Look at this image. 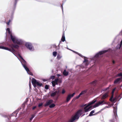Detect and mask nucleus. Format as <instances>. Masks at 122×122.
<instances>
[{"instance_id":"1","label":"nucleus","mask_w":122,"mask_h":122,"mask_svg":"<svg viewBox=\"0 0 122 122\" xmlns=\"http://www.w3.org/2000/svg\"><path fill=\"white\" fill-rule=\"evenodd\" d=\"M10 37L11 40L13 42V44H12L11 45H9L11 47V49H13L14 50V53H12L20 61L22 65H26V61L23 58L22 60H20L18 57L15 54L16 51L13 49L15 48L17 50L19 49L20 47L19 45H22L24 43L22 39H18L16 38L15 36H13L12 34H10Z\"/></svg>"},{"instance_id":"2","label":"nucleus","mask_w":122,"mask_h":122,"mask_svg":"<svg viewBox=\"0 0 122 122\" xmlns=\"http://www.w3.org/2000/svg\"><path fill=\"white\" fill-rule=\"evenodd\" d=\"M113 108L114 114L112 116V118L109 121L110 122H119L117 114V107H116L115 108V107H113Z\"/></svg>"},{"instance_id":"3","label":"nucleus","mask_w":122,"mask_h":122,"mask_svg":"<svg viewBox=\"0 0 122 122\" xmlns=\"http://www.w3.org/2000/svg\"><path fill=\"white\" fill-rule=\"evenodd\" d=\"M111 51V52H113L112 50H111L110 48H109L107 50H102L100 51L96 54L92 58L93 59L95 58H97L99 57V56L109 51L110 52Z\"/></svg>"},{"instance_id":"4","label":"nucleus","mask_w":122,"mask_h":122,"mask_svg":"<svg viewBox=\"0 0 122 122\" xmlns=\"http://www.w3.org/2000/svg\"><path fill=\"white\" fill-rule=\"evenodd\" d=\"M25 46L30 51H33L34 48L32 44L29 42H26L25 44Z\"/></svg>"},{"instance_id":"5","label":"nucleus","mask_w":122,"mask_h":122,"mask_svg":"<svg viewBox=\"0 0 122 122\" xmlns=\"http://www.w3.org/2000/svg\"><path fill=\"white\" fill-rule=\"evenodd\" d=\"M104 104H108V103L106 102L105 100H102L101 101H99L98 103H97L93 106L94 108L98 107L100 105Z\"/></svg>"},{"instance_id":"6","label":"nucleus","mask_w":122,"mask_h":122,"mask_svg":"<svg viewBox=\"0 0 122 122\" xmlns=\"http://www.w3.org/2000/svg\"><path fill=\"white\" fill-rule=\"evenodd\" d=\"M122 45V39H121V41L120 42V44H118L116 46V48L115 49H111L113 51V52H111L110 51L111 53H115L116 51V50L118 49H119L121 47Z\"/></svg>"},{"instance_id":"7","label":"nucleus","mask_w":122,"mask_h":122,"mask_svg":"<svg viewBox=\"0 0 122 122\" xmlns=\"http://www.w3.org/2000/svg\"><path fill=\"white\" fill-rule=\"evenodd\" d=\"M0 49L5 50L8 51L12 53H14V50L13 49H11L10 48H9L7 47H5L4 46H0Z\"/></svg>"},{"instance_id":"8","label":"nucleus","mask_w":122,"mask_h":122,"mask_svg":"<svg viewBox=\"0 0 122 122\" xmlns=\"http://www.w3.org/2000/svg\"><path fill=\"white\" fill-rule=\"evenodd\" d=\"M18 1V0H14L13 2V5L12 8V15H13L14 13L15 10L16 9V5Z\"/></svg>"},{"instance_id":"9","label":"nucleus","mask_w":122,"mask_h":122,"mask_svg":"<svg viewBox=\"0 0 122 122\" xmlns=\"http://www.w3.org/2000/svg\"><path fill=\"white\" fill-rule=\"evenodd\" d=\"M53 101L52 99H50L47 101L44 105L45 107H47L49 106L51 103H53Z\"/></svg>"},{"instance_id":"10","label":"nucleus","mask_w":122,"mask_h":122,"mask_svg":"<svg viewBox=\"0 0 122 122\" xmlns=\"http://www.w3.org/2000/svg\"><path fill=\"white\" fill-rule=\"evenodd\" d=\"M122 81V77L118 78L116 79L114 81V84H119Z\"/></svg>"},{"instance_id":"11","label":"nucleus","mask_w":122,"mask_h":122,"mask_svg":"<svg viewBox=\"0 0 122 122\" xmlns=\"http://www.w3.org/2000/svg\"><path fill=\"white\" fill-rule=\"evenodd\" d=\"M81 111V110H78L76 113L75 115L74 116L77 118V119L78 120L79 118V115L80 112Z\"/></svg>"},{"instance_id":"12","label":"nucleus","mask_w":122,"mask_h":122,"mask_svg":"<svg viewBox=\"0 0 122 122\" xmlns=\"http://www.w3.org/2000/svg\"><path fill=\"white\" fill-rule=\"evenodd\" d=\"M59 92V91H56L54 92H52L51 93L50 96L51 97H54L56 95L57 93H58Z\"/></svg>"},{"instance_id":"13","label":"nucleus","mask_w":122,"mask_h":122,"mask_svg":"<svg viewBox=\"0 0 122 122\" xmlns=\"http://www.w3.org/2000/svg\"><path fill=\"white\" fill-rule=\"evenodd\" d=\"M76 119H77V118L75 116L71 117V118L67 122H73Z\"/></svg>"},{"instance_id":"14","label":"nucleus","mask_w":122,"mask_h":122,"mask_svg":"<svg viewBox=\"0 0 122 122\" xmlns=\"http://www.w3.org/2000/svg\"><path fill=\"white\" fill-rule=\"evenodd\" d=\"M61 40L63 42H64L65 41V38L64 34V31H63V34L62 37L61 39Z\"/></svg>"},{"instance_id":"15","label":"nucleus","mask_w":122,"mask_h":122,"mask_svg":"<svg viewBox=\"0 0 122 122\" xmlns=\"http://www.w3.org/2000/svg\"><path fill=\"white\" fill-rule=\"evenodd\" d=\"M69 74V72L68 71H66V70L65 69L64 70L63 72V74L65 76H67Z\"/></svg>"},{"instance_id":"16","label":"nucleus","mask_w":122,"mask_h":122,"mask_svg":"<svg viewBox=\"0 0 122 122\" xmlns=\"http://www.w3.org/2000/svg\"><path fill=\"white\" fill-rule=\"evenodd\" d=\"M97 101L96 100H92L91 102H90L89 103V104L87 106V107L89 106L92 104H93V103H95Z\"/></svg>"},{"instance_id":"17","label":"nucleus","mask_w":122,"mask_h":122,"mask_svg":"<svg viewBox=\"0 0 122 122\" xmlns=\"http://www.w3.org/2000/svg\"><path fill=\"white\" fill-rule=\"evenodd\" d=\"M37 81L34 78H32L31 80V83L33 85V84H36Z\"/></svg>"},{"instance_id":"18","label":"nucleus","mask_w":122,"mask_h":122,"mask_svg":"<svg viewBox=\"0 0 122 122\" xmlns=\"http://www.w3.org/2000/svg\"><path fill=\"white\" fill-rule=\"evenodd\" d=\"M23 65V67L27 71V73H28V72L29 71V68L25 65Z\"/></svg>"},{"instance_id":"19","label":"nucleus","mask_w":122,"mask_h":122,"mask_svg":"<svg viewBox=\"0 0 122 122\" xmlns=\"http://www.w3.org/2000/svg\"><path fill=\"white\" fill-rule=\"evenodd\" d=\"M95 112L94 110L92 111L90 113L89 115L87 116H92L94 115V114H93Z\"/></svg>"},{"instance_id":"20","label":"nucleus","mask_w":122,"mask_h":122,"mask_svg":"<svg viewBox=\"0 0 122 122\" xmlns=\"http://www.w3.org/2000/svg\"><path fill=\"white\" fill-rule=\"evenodd\" d=\"M71 98V97L70 95L69 94L68 95V96H67L66 97V100L67 102H68L69 101Z\"/></svg>"},{"instance_id":"21","label":"nucleus","mask_w":122,"mask_h":122,"mask_svg":"<svg viewBox=\"0 0 122 122\" xmlns=\"http://www.w3.org/2000/svg\"><path fill=\"white\" fill-rule=\"evenodd\" d=\"M36 84L37 86H41L42 85V84L41 83H40L38 81H37L36 83Z\"/></svg>"},{"instance_id":"22","label":"nucleus","mask_w":122,"mask_h":122,"mask_svg":"<svg viewBox=\"0 0 122 122\" xmlns=\"http://www.w3.org/2000/svg\"><path fill=\"white\" fill-rule=\"evenodd\" d=\"M107 96V94L106 93H104L102 96V99H104L106 98Z\"/></svg>"},{"instance_id":"23","label":"nucleus","mask_w":122,"mask_h":122,"mask_svg":"<svg viewBox=\"0 0 122 122\" xmlns=\"http://www.w3.org/2000/svg\"><path fill=\"white\" fill-rule=\"evenodd\" d=\"M62 56L61 55L59 54L57 55V59L58 60H60L62 57Z\"/></svg>"},{"instance_id":"24","label":"nucleus","mask_w":122,"mask_h":122,"mask_svg":"<svg viewBox=\"0 0 122 122\" xmlns=\"http://www.w3.org/2000/svg\"><path fill=\"white\" fill-rule=\"evenodd\" d=\"M87 91V90H86L83 91H81V92L80 93V94H81V95L83 94H84L85 93H86Z\"/></svg>"},{"instance_id":"25","label":"nucleus","mask_w":122,"mask_h":122,"mask_svg":"<svg viewBox=\"0 0 122 122\" xmlns=\"http://www.w3.org/2000/svg\"><path fill=\"white\" fill-rule=\"evenodd\" d=\"M97 82V81L96 80H95L92 82L91 83V84L92 85H96V83Z\"/></svg>"},{"instance_id":"26","label":"nucleus","mask_w":122,"mask_h":122,"mask_svg":"<svg viewBox=\"0 0 122 122\" xmlns=\"http://www.w3.org/2000/svg\"><path fill=\"white\" fill-rule=\"evenodd\" d=\"M55 106V104L53 103H51L49 106V107L50 108H52L54 107Z\"/></svg>"},{"instance_id":"27","label":"nucleus","mask_w":122,"mask_h":122,"mask_svg":"<svg viewBox=\"0 0 122 122\" xmlns=\"http://www.w3.org/2000/svg\"><path fill=\"white\" fill-rule=\"evenodd\" d=\"M84 111L85 112H88L89 110V109L88 108H87V107H85L84 108Z\"/></svg>"},{"instance_id":"28","label":"nucleus","mask_w":122,"mask_h":122,"mask_svg":"<svg viewBox=\"0 0 122 122\" xmlns=\"http://www.w3.org/2000/svg\"><path fill=\"white\" fill-rule=\"evenodd\" d=\"M35 114H32L31 115V117L30 118V121H31L35 117Z\"/></svg>"},{"instance_id":"29","label":"nucleus","mask_w":122,"mask_h":122,"mask_svg":"<svg viewBox=\"0 0 122 122\" xmlns=\"http://www.w3.org/2000/svg\"><path fill=\"white\" fill-rule=\"evenodd\" d=\"M6 31L9 34H11V32L10 31V29L9 28H7L6 29Z\"/></svg>"},{"instance_id":"30","label":"nucleus","mask_w":122,"mask_h":122,"mask_svg":"<svg viewBox=\"0 0 122 122\" xmlns=\"http://www.w3.org/2000/svg\"><path fill=\"white\" fill-rule=\"evenodd\" d=\"M78 54V55L79 56H80V57H81L82 58H83V57H86L85 56H82L81 54L78 53V52H77V54Z\"/></svg>"},{"instance_id":"31","label":"nucleus","mask_w":122,"mask_h":122,"mask_svg":"<svg viewBox=\"0 0 122 122\" xmlns=\"http://www.w3.org/2000/svg\"><path fill=\"white\" fill-rule=\"evenodd\" d=\"M57 54V52L56 51H54L53 53V56L54 57H56Z\"/></svg>"},{"instance_id":"32","label":"nucleus","mask_w":122,"mask_h":122,"mask_svg":"<svg viewBox=\"0 0 122 122\" xmlns=\"http://www.w3.org/2000/svg\"><path fill=\"white\" fill-rule=\"evenodd\" d=\"M85 58H87L86 57H84V60L83 61V63L86 62H87L88 61V60L87 59H86Z\"/></svg>"},{"instance_id":"33","label":"nucleus","mask_w":122,"mask_h":122,"mask_svg":"<svg viewBox=\"0 0 122 122\" xmlns=\"http://www.w3.org/2000/svg\"><path fill=\"white\" fill-rule=\"evenodd\" d=\"M49 85H46L45 86V89L47 90L49 89Z\"/></svg>"},{"instance_id":"34","label":"nucleus","mask_w":122,"mask_h":122,"mask_svg":"<svg viewBox=\"0 0 122 122\" xmlns=\"http://www.w3.org/2000/svg\"><path fill=\"white\" fill-rule=\"evenodd\" d=\"M2 116L5 118H7L9 120H10L9 118H8V116L6 115H2Z\"/></svg>"},{"instance_id":"35","label":"nucleus","mask_w":122,"mask_h":122,"mask_svg":"<svg viewBox=\"0 0 122 122\" xmlns=\"http://www.w3.org/2000/svg\"><path fill=\"white\" fill-rule=\"evenodd\" d=\"M55 77V76L54 75L51 76H50V78H49V80H50V79H52V80H54V78Z\"/></svg>"},{"instance_id":"36","label":"nucleus","mask_w":122,"mask_h":122,"mask_svg":"<svg viewBox=\"0 0 122 122\" xmlns=\"http://www.w3.org/2000/svg\"><path fill=\"white\" fill-rule=\"evenodd\" d=\"M117 76H121V77H122V72H121L120 73H118L117 74Z\"/></svg>"},{"instance_id":"37","label":"nucleus","mask_w":122,"mask_h":122,"mask_svg":"<svg viewBox=\"0 0 122 122\" xmlns=\"http://www.w3.org/2000/svg\"><path fill=\"white\" fill-rule=\"evenodd\" d=\"M94 108L93 106H91L88 107V108L89 109V110L90 111L93 108Z\"/></svg>"},{"instance_id":"38","label":"nucleus","mask_w":122,"mask_h":122,"mask_svg":"<svg viewBox=\"0 0 122 122\" xmlns=\"http://www.w3.org/2000/svg\"><path fill=\"white\" fill-rule=\"evenodd\" d=\"M81 95V94L80 93L75 98L76 99H78Z\"/></svg>"},{"instance_id":"39","label":"nucleus","mask_w":122,"mask_h":122,"mask_svg":"<svg viewBox=\"0 0 122 122\" xmlns=\"http://www.w3.org/2000/svg\"><path fill=\"white\" fill-rule=\"evenodd\" d=\"M64 2H63V3H62V5H61V7L62 9V13L63 14V5L64 4Z\"/></svg>"},{"instance_id":"40","label":"nucleus","mask_w":122,"mask_h":122,"mask_svg":"<svg viewBox=\"0 0 122 122\" xmlns=\"http://www.w3.org/2000/svg\"><path fill=\"white\" fill-rule=\"evenodd\" d=\"M18 56H19V57L20 58V59H19L20 60H22L23 59L22 57L20 54H18Z\"/></svg>"},{"instance_id":"41","label":"nucleus","mask_w":122,"mask_h":122,"mask_svg":"<svg viewBox=\"0 0 122 122\" xmlns=\"http://www.w3.org/2000/svg\"><path fill=\"white\" fill-rule=\"evenodd\" d=\"M28 73H27L28 74H29L30 75H31V76H33V73L30 71L29 70V71L28 72Z\"/></svg>"},{"instance_id":"42","label":"nucleus","mask_w":122,"mask_h":122,"mask_svg":"<svg viewBox=\"0 0 122 122\" xmlns=\"http://www.w3.org/2000/svg\"><path fill=\"white\" fill-rule=\"evenodd\" d=\"M54 81H52L51 83L52 84V86H53L54 87L56 85H55V84L54 83Z\"/></svg>"},{"instance_id":"43","label":"nucleus","mask_w":122,"mask_h":122,"mask_svg":"<svg viewBox=\"0 0 122 122\" xmlns=\"http://www.w3.org/2000/svg\"><path fill=\"white\" fill-rule=\"evenodd\" d=\"M51 47L53 48L56 47V46L55 44H53L51 45Z\"/></svg>"},{"instance_id":"44","label":"nucleus","mask_w":122,"mask_h":122,"mask_svg":"<svg viewBox=\"0 0 122 122\" xmlns=\"http://www.w3.org/2000/svg\"><path fill=\"white\" fill-rule=\"evenodd\" d=\"M59 81V79L58 78H56L55 79L54 82H58Z\"/></svg>"},{"instance_id":"45","label":"nucleus","mask_w":122,"mask_h":122,"mask_svg":"<svg viewBox=\"0 0 122 122\" xmlns=\"http://www.w3.org/2000/svg\"><path fill=\"white\" fill-rule=\"evenodd\" d=\"M75 94V93H73L72 94H69L71 96V97H73L74 96V95Z\"/></svg>"},{"instance_id":"46","label":"nucleus","mask_w":122,"mask_h":122,"mask_svg":"<svg viewBox=\"0 0 122 122\" xmlns=\"http://www.w3.org/2000/svg\"><path fill=\"white\" fill-rule=\"evenodd\" d=\"M65 92H66V91H65V89H62V91L61 92V93L62 94H64Z\"/></svg>"},{"instance_id":"47","label":"nucleus","mask_w":122,"mask_h":122,"mask_svg":"<svg viewBox=\"0 0 122 122\" xmlns=\"http://www.w3.org/2000/svg\"><path fill=\"white\" fill-rule=\"evenodd\" d=\"M38 1L42 2H47V1L45 0H39Z\"/></svg>"},{"instance_id":"48","label":"nucleus","mask_w":122,"mask_h":122,"mask_svg":"<svg viewBox=\"0 0 122 122\" xmlns=\"http://www.w3.org/2000/svg\"><path fill=\"white\" fill-rule=\"evenodd\" d=\"M42 104H43L42 103H39L38 105V107H40L42 105Z\"/></svg>"},{"instance_id":"49","label":"nucleus","mask_w":122,"mask_h":122,"mask_svg":"<svg viewBox=\"0 0 122 122\" xmlns=\"http://www.w3.org/2000/svg\"><path fill=\"white\" fill-rule=\"evenodd\" d=\"M29 88L30 89H30H31V84L30 83V82L29 83Z\"/></svg>"},{"instance_id":"50","label":"nucleus","mask_w":122,"mask_h":122,"mask_svg":"<svg viewBox=\"0 0 122 122\" xmlns=\"http://www.w3.org/2000/svg\"><path fill=\"white\" fill-rule=\"evenodd\" d=\"M113 96H112L111 98L110 99V100L111 102H112L113 100Z\"/></svg>"},{"instance_id":"51","label":"nucleus","mask_w":122,"mask_h":122,"mask_svg":"<svg viewBox=\"0 0 122 122\" xmlns=\"http://www.w3.org/2000/svg\"><path fill=\"white\" fill-rule=\"evenodd\" d=\"M116 102V100L113 97V100L112 101V102Z\"/></svg>"},{"instance_id":"52","label":"nucleus","mask_w":122,"mask_h":122,"mask_svg":"<svg viewBox=\"0 0 122 122\" xmlns=\"http://www.w3.org/2000/svg\"><path fill=\"white\" fill-rule=\"evenodd\" d=\"M122 35V30H121V31L119 33V35H121V36Z\"/></svg>"},{"instance_id":"53","label":"nucleus","mask_w":122,"mask_h":122,"mask_svg":"<svg viewBox=\"0 0 122 122\" xmlns=\"http://www.w3.org/2000/svg\"><path fill=\"white\" fill-rule=\"evenodd\" d=\"M109 88V87H107L106 88H105V89H104V90H103V91H106Z\"/></svg>"},{"instance_id":"54","label":"nucleus","mask_w":122,"mask_h":122,"mask_svg":"<svg viewBox=\"0 0 122 122\" xmlns=\"http://www.w3.org/2000/svg\"><path fill=\"white\" fill-rule=\"evenodd\" d=\"M82 114V111L81 110V111H80L79 115V117Z\"/></svg>"},{"instance_id":"55","label":"nucleus","mask_w":122,"mask_h":122,"mask_svg":"<svg viewBox=\"0 0 122 122\" xmlns=\"http://www.w3.org/2000/svg\"><path fill=\"white\" fill-rule=\"evenodd\" d=\"M42 80L44 82H45L47 81L46 79H42Z\"/></svg>"},{"instance_id":"56","label":"nucleus","mask_w":122,"mask_h":122,"mask_svg":"<svg viewBox=\"0 0 122 122\" xmlns=\"http://www.w3.org/2000/svg\"><path fill=\"white\" fill-rule=\"evenodd\" d=\"M62 80H59V81H58V82L59 83H61L62 82Z\"/></svg>"},{"instance_id":"57","label":"nucleus","mask_w":122,"mask_h":122,"mask_svg":"<svg viewBox=\"0 0 122 122\" xmlns=\"http://www.w3.org/2000/svg\"><path fill=\"white\" fill-rule=\"evenodd\" d=\"M15 113L16 114H17L18 113V112H17V111H16V110L14 111L13 113Z\"/></svg>"},{"instance_id":"58","label":"nucleus","mask_w":122,"mask_h":122,"mask_svg":"<svg viewBox=\"0 0 122 122\" xmlns=\"http://www.w3.org/2000/svg\"><path fill=\"white\" fill-rule=\"evenodd\" d=\"M99 112H100V111H99L97 113H95V114H94V115H97V114H98Z\"/></svg>"},{"instance_id":"59","label":"nucleus","mask_w":122,"mask_h":122,"mask_svg":"<svg viewBox=\"0 0 122 122\" xmlns=\"http://www.w3.org/2000/svg\"><path fill=\"white\" fill-rule=\"evenodd\" d=\"M36 107V106H34L32 108V110H33L35 109Z\"/></svg>"},{"instance_id":"60","label":"nucleus","mask_w":122,"mask_h":122,"mask_svg":"<svg viewBox=\"0 0 122 122\" xmlns=\"http://www.w3.org/2000/svg\"><path fill=\"white\" fill-rule=\"evenodd\" d=\"M116 89V88H114L113 89V90H112V93H113L114 92Z\"/></svg>"},{"instance_id":"61","label":"nucleus","mask_w":122,"mask_h":122,"mask_svg":"<svg viewBox=\"0 0 122 122\" xmlns=\"http://www.w3.org/2000/svg\"><path fill=\"white\" fill-rule=\"evenodd\" d=\"M112 62L113 64H114L115 63V61L114 60H112Z\"/></svg>"},{"instance_id":"62","label":"nucleus","mask_w":122,"mask_h":122,"mask_svg":"<svg viewBox=\"0 0 122 122\" xmlns=\"http://www.w3.org/2000/svg\"><path fill=\"white\" fill-rule=\"evenodd\" d=\"M105 109V107H104L100 111H100V112H101L103 110H104V109Z\"/></svg>"},{"instance_id":"63","label":"nucleus","mask_w":122,"mask_h":122,"mask_svg":"<svg viewBox=\"0 0 122 122\" xmlns=\"http://www.w3.org/2000/svg\"><path fill=\"white\" fill-rule=\"evenodd\" d=\"M33 85V86L35 88H36V84H33V85Z\"/></svg>"},{"instance_id":"64","label":"nucleus","mask_w":122,"mask_h":122,"mask_svg":"<svg viewBox=\"0 0 122 122\" xmlns=\"http://www.w3.org/2000/svg\"><path fill=\"white\" fill-rule=\"evenodd\" d=\"M58 82H54V83L55 84V85H58Z\"/></svg>"}]
</instances>
